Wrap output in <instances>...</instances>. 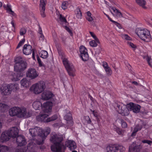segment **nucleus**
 Instances as JSON below:
<instances>
[{
  "mask_svg": "<svg viewBox=\"0 0 152 152\" xmlns=\"http://www.w3.org/2000/svg\"><path fill=\"white\" fill-rule=\"evenodd\" d=\"M63 140V136L52 132L50 135V141L54 143L51 146L52 151L54 152H64L66 148L62 145L61 141Z\"/></svg>",
  "mask_w": 152,
  "mask_h": 152,
  "instance_id": "obj_1",
  "label": "nucleus"
},
{
  "mask_svg": "<svg viewBox=\"0 0 152 152\" xmlns=\"http://www.w3.org/2000/svg\"><path fill=\"white\" fill-rule=\"evenodd\" d=\"M9 113L11 116L17 115L19 118H27L30 116V115L26 111V109L24 107H12L10 110Z\"/></svg>",
  "mask_w": 152,
  "mask_h": 152,
  "instance_id": "obj_2",
  "label": "nucleus"
},
{
  "mask_svg": "<svg viewBox=\"0 0 152 152\" xmlns=\"http://www.w3.org/2000/svg\"><path fill=\"white\" fill-rule=\"evenodd\" d=\"M19 130L18 129L15 127L11 128L9 130L3 132L1 135V139L3 142L8 141L12 137L15 138L18 134Z\"/></svg>",
  "mask_w": 152,
  "mask_h": 152,
  "instance_id": "obj_3",
  "label": "nucleus"
},
{
  "mask_svg": "<svg viewBox=\"0 0 152 152\" xmlns=\"http://www.w3.org/2000/svg\"><path fill=\"white\" fill-rule=\"evenodd\" d=\"M52 103L50 102H46L43 104V106L42 107V103L39 101H35L33 104L32 106L36 110H39L42 108L44 113L50 112L51 109Z\"/></svg>",
  "mask_w": 152,
  "mask_h": 152,
  "instance_id": "obj_4",
  "label": "nucleus"
},
{
  "mask_svg": "<svg viewBox=\"0 0 152 152\" xmlns=\"http://www.w3.org/2000/svg\"><path fill=\"white\" fill-rule=\"evenodd\" d=\"M136 33L142 40L147 42L150 41L151 39V35L149 31L147 30L137 28L136 29Z\"/></svg>",
  "mask_w": 152,
  "mask_h": 152,
  "instance_id": "obj_5",
  "label": "nucleus"
},
{
  "mask_svg": "<svg viewBox=\"0 0 152 152\" xmlns=\"http://www.w3.org/2000/svg\"><path fill=\"white\" fill-rule=\"evenodd\" d=\"M113 106L116 111L122 115H127L129 113V109L126 106L120 102H115Z\"/></svg>",
  "mask_w": 152,
  "mask_h": 152,
  "instance_id": "obj_6",
  "label": "nucleus"
},
{
  "mask_svg": "<svg viewBox=\"0 0 152 152\" xmlns=\"http://www.w3.org/2000/svg\"><path fill=\"white\" fill-rule=\"evenodd\" d=\"M45 88V83L43 81H40L39 83L33 85L30 89L33 91L36 94H39Z\"/></svg>",
  "mask_w": 152,
  "mask_h": 152,
  "instance_id": "obj_7",
  "label": "nucleus"
},
{
  "mask_svg": "<svg viewBox=\"0 0 152 152\" xmlns=\"http://www.w3.org/2000/svg\"><path fill=\"white\" fill-rule=\"evenodd\" d=\"M29 133L32 137L36 136L37 139L36 140V142L38 144V142L40 141L39 137L42 133V129L38 127H35L34 129H31L29 130Z\"/></svg>",
  "mask_w": 152,
  "mask_h": 152,
  "instance_id": "obj_8",
  "label": "nucleus"
},
{
  "mask_svg": "<svg viewBox=\"0 0 152 152\" xmlns=\"http://www.w3.org/2000/svg\"><path fill=\"white\" fill-rule=\"evenodd\" d=\"M50 129L49 127L46 128L43 131L42 130V133L41 136L39 137V139L40 141L38 142V144L40 145L43 144L44 143V141L45 140L46 137L50 133Z\"/></svg>",
  "mask_w": 152,
  "mask_h": 152,
  "instance_id": "obj_9",
  "label": "nucleus"
},
{
  "mask_svg": "<svg viewBox=\"0 0 152 152\" xmlns=\"http://www.w3.org/2000/svg\"><path fill=\"white\" fill-rule=\"evenodd\" d=\"M80 52L82 60L84 61H87L88 59V55L86 48L83 46H81L80 48Z\"/></svg>",
  "mask_w": 152,
  "mask_h": 152,
  "instance_id": "obj_10",
  "label": "nucleus"
},
{
  "mask_svg": "<svg viewBox=\"0 0 152 152\" xmlns=\"http://www.w3.org/2000/svg\"><path fill=\"white\" fill-rule=\"evenodd\" d=\"M75 69L72 64L67 61V72L70 77H74L75 75Z\"/></svg>",
  "mask_w": 152,
  "mask_h": 152,
  "instance_id": "obj_11",
  "label": "nucleus"
},
{
  "mask_svg": "<svg viewBox=\"0 0 152 152\" xmlns=\"http://www.w3.org/2000/svg\"><path fill=\"white\" fill-rule=\"evenodd\" d=\"M127 108L129 110H132L133 112L137 113L140 112L141 107L138 104L130 103L127 104Z\"/></svg>",
  "mask_w": 152,
  "mask_h": 152,
  "instance_id": "obj_12",
  "label": "nucleus"
},
{
  "mask_svg": "<svg viewBox=\"0 0 152 152\" xmlns=\"http://www.w3.org/2000/svg\"><path fill=\"white\" fill-rule=\"evenodd\" d=\"M27 64L26 62L19 64H15L14 66L15 71L17 72H20L24 70L26 68Z\"/></svg>",
  "mask_w": 152,
  "mask_h": 152,
  "instance_id": "obj_13",
  "label": "nucleus"
},
{
  "mask_svg": "<svg viewBox=\"0 0 152 152\" xmlns=\"http://www.w3.org/2000/svg\"><path fill=\"white\" fill-rule=\"evenodd\" d=\"M2 94L4 95H8L11 92V91L10 85L6 84L3 85L0 88Z\"/></svg>",
  "mask_w": 152,
  "mask_h": 152,
  "instance_id": "obj_14",
  "label": "nucleus"
},
{
  "mask_svg": "<svg viewBox=\"0 0 152 152\" xmlns=\"http://www.w3.org/2000/svg\"><path fill=\"white\" fill-rule=\"evenodd\" d=\"M36 70L33 68L29 69L26 72L27 77L31 79H35L38 76Z\"/></svg>",
  "mask_w": 152,
  "mask_h": 152,
  "instance_id": "obj_15",
  "label": "nucleus"
},
{
  "mask_svg": "<svg viewBox=\"0 0 152 152\" xmlns=\"http://www.w3.org/2000/svg\"><path fill=\"white\" fill-rule=\"evenodd\" d=\"M17 135L16 137V142L18 145L22 146L25 145L26 143V140L23 136L20 135L17 136Z\"/></svg>",
  "mask_w": 152,
  "mask_h": 152,
  "instance_id": "obj_16",
  "label": "nucleus"
},
{
  "mask_svg": "<svg viewBox=\"0 0 152 152\" xmlns=\"http://www.w3.org/2000/svg\"><path fill=\"white\" fill-rule=\"evenodd\" d=\"M53 96L52 93L49 91H46L43 92L41 95V99L44 100H48Z\"/></svg>",
  "mask_w": 152,
  "mask_h": 152,
  "instance_id": "obj_17",
  "label": "nucleus"
},
{
  "mask_svg": "<svg viewBox=\"0 0 152 152\" xmlns=\"http://www.w3.org/2000/svg\"><path fill=\"white\" fill-rule=\"evenodd\" d=\"M58 19L57 20L58 22L60 21V23L66 30V20L65 17L62 16L61 14L58 15Z\"/></svg>",
  "mask_w": 152,
  "mask_h": 152,
  "instance_id": "obj_18",
  "label": "nucleus"
},
{
  "mask_svg": "<svg viewBox=\"0 0 152 152\" xmlns=\"http://www.w3.org/2000/svg\"><path fill=\"white\" fill-rule=\"evenodd\" d=\"M32 47L29 45L26 44L23 46V52L24 54L28 55L32 52Z\"/></svg>",
  "mask_w": 152,
  "mask_h": 152,
  "instance_id": "obj_19",
  "label": "nucleus"
},
{
  "mask_svg": "<svg viewBox=\"0 0 152 152\" xmlns=\"http://www.w3.org/2000/svg\"><path fill=\"white\" fill-rule=\"evenodd\" d=\"M67 147L71 151L75 150L77 147L76 143L72 140H68L67 141Z\"/></svg>",
  "mask_w": 152,
  "mask_h": 152,
  "instance_id": "obj_20",
  "label": "nucleus"
},
{
  "mask_svg": "<svg viewBox=\"0 0 152 152\" xmlns=\"http://www.w3.org/2000/svg\"><path fill=\"white\" fill-rule=\"evenodd\" d=\"M140 150V145L133 143L129 147V151L131 152H139Z\"/></svg>",
  "mask_w": 152,
  "mask_h": 152,
  "instance_id": "obj_21",
  "label": "nucleus"
},
{
  "mask_svg": "<svg viewBox=\"0 0 152 152\" xmlns=\"http://www.w3.org/2000/svg\"><path fill=\"white\" fill-rule=\"evenodd\" d=\"M74 122L73 120L72 114L70 112L67 114V126L71 127L73 126Z\"/></svg>",
  "mask_w": 152,
  "mask_h": 152,
  "instance_id": "obj_22",
  "label": "nucleus"
},
{
  "mask_svg": "<svg viewBox=\"0 0 152 152\" xmlns=\"http://www.w3.org/2000/svg\"><path fill=\"white\" fill-rule=\"evenodd\" d=\"M103 66L107 75L108 76H110L112 74V71L108 66L107 63L106 62H104L103 64Z\"/></svg>",
  "mask_w": 152,
  "mask_h": 152,
  "instance_id": "obj_23",
  "label": "nucleus"
},
{
  "mask_svg": "<svg viewBox=\"0 0 152 152\" xmlns=\"http://www.w3.org/2000/svg\"><path fill=\"white\" fill-rule=\"evenodd\" d=\"M48 115L46 114H40L39 116L37 117V118L38 121L42 122H47V120L48 119L47 117Z\"/></svg>",
  "mask_w": 152,
  "mask_h": 152,
  "instance_id": "obj_24",
  "label": "nucleus"
},
{
  "mask_svg": "<svg viewBox=\"0 0 152 152\" xmlns=\"http://www.w3.org/2000/svg\"><path fill=\"white\" fill-rule=\"evenodd\" d=\"M107 152H117V145H111L106 147Z\"/></svg>",
  "mask_w": 152,
  "mask_h": 152,
  "instance_id": "obj_25",
  "label": "nucleus"
},
{
  "mask_svg": "<svg viewBox=\"0 0 152 152\" xmlns=\"http://www.w3.org/2000/svg\"><path fill=\"white\" fill-rule=\"evenodd\" d=\"M58 53L62 60L63 64L65 68L66 69V55L63 52L61 51H59Z\"/></svg>",
  "mask_w": 152,
  "mask_h": 152,
  "instance_id": "obj_26",
  "label": "nucleus"
},
{
  "mask_svg": "<svg viewBox=\"0 0 152 152\" xmlns=\"http://www.w3.org/2000/svg\"><path fill=\"white\" fill-rule=\"evenodd\" d=\"M136 3L143 9H146L147 7L145 6L146 2L145 0H135Z\"/></svg>",
  "mask_w": 152,
  "mask_h": 152,
  "instance_id": "obj_27",
  "label": "nucleus"
},
{
  "mask_svg": "<svg viewBox=\"0 0 152 152\" xmlns=\"http://www.w3.org/2000/svg\"><path fill=\"white\" fill-rule=\"evenodd\" d=\"M142 125H136L134 128L133 132L131 134V136L132 137L136 135L137 132L139 131L142 128Z\"/></svg>",
  "mask_w": 152,
  "mask_h": 152,
  "instance_id": "obj_28",
  "label": "nucleus"
},
{
  "mask_svg": "<svg viewBox=\"0 0 152 152\" xmlns=\"http://www.w3.org/2000/svg\"><path fill=\"white\" fill-rule=\"evenodd\" d=\"M20 83L21 86L25 87H27L31 84L30 81L26 78L22 79L20 81Z\"/></svg>",
  "mask_w": 152,
  "mask_h": 152,
  "instance_id": "obj_29",
  "label": "nucleus"
},
{
  "mask_svg": "<svg viewBox=\"0 0 152 152\" xmlns=\"http://www.w3.org/2000/svg\"><path fill=\"white\" fill-rule=\"evenodd\" d=\"M3 7L4 8H6V10L10 14L13 15H15V13L12 10L10 5L7 4V6L4 5Z\"/></svg>",
  "mask_w": 152,
  "mask_h": 152,
  "instance_id": "obj_30",
  "label": "nucleus"
},
{
  "mask_svg": "<svg viewBox=\"0 0 152 152\" xmlns=\"http://www.w3.org/2000/svg\"><path fill=\"white\" fill-rule=\"evenodd\" d=\"M8 108V106L7 105L4 103H0V111L1 112H4Z\"/></svg>",
  "mask_w": 152,
  "mask_h": 152,
  "instance_id": "obj_31",
  "label": "nucleus"
},
{
  "mask_svg": "<svg viewBox=\"0 0 152 152\" xmlns=\"http://www.w3.org/2000/svg\"><path fill=\"white\" fill-rule=\"evenodd\" d=\"M29 149V147L28 145L27 148L25 147H18L16 149V152H26L27 149Z\"/></svg>",
  "mask_w": 152,
  "mask_h": 152,
  "instance_id": "obj_32",
  "label": "nucleus"
},
{
  "mask_svg": "<svg viewBox=\"0 0 152 152\" xmlns=\"http://www.w3.org/2000/svg\"><path fill=\"white\" fill-rule=\"evenodd\" d=\"M39 54L41 57L43 58H46L48 57V54L47 52L44 50L41 51Z\"/></svg>",
  "mask_w": 152,
  "mask_h": 152,
  "instance_id": "obj_33",
  "label": "nucleus"
},
{
  "mask_svg": "<svg viewBox=\"0 0 152 152\" xmlns=\"http://www.w3.org/2000/svg\"><path fill=\"white\" fill-rule=\"evenodd\" d=\"M75 13L76 17L78 19H81L82 17V13L80 9L77 8L75 11Z\"/></svg>",
  "mask_w": 152,
  "mask_h": 152,
  "instance_id": "obj_34",
  "label": "nucleus"
},
{
  "mask_svg": "<svg viewBox=\"0 0 152 152\" xmlns=\"http://www.w3.org/2000/svg\"><path fill=\"white\" fill-rule=\"evenodd\" d=\"M111 9L113 10L114 12L115 13L117 16L120 17H122V15L121 13L118 10L116 9L115 7H110Z\"/></svg>",
  "mask_w": 152,
  "mask_h": 152,
  "instance_id": "obj_35",
  "label": "nucleus"
},
{
  "mask_svg": "<svg viewBox=\"0 0 152 152\" xmlns=\"http://www.w3.org/2000/svg\"><path fill=\"white\" fill-rule=\"evenodd\" d=\"M15 64H19L26 62L22 60V58L20 56L16 57L15 59Z\"/></svg>",
  "mask_w": 152,
  "mask_h": 152,
  "instance_id": "obj_36",
  "label": "nucleus"
},
{
  "mask_svg": "<svg viewBox=\"0 0 152 152\" xmlns=\"http://www.w3.org/2000/svg\"><path fill=\"white\" fill-rule=\"evenodd\" d=\"M117 152H124L125 151V148L122 145H117Z\"/></svg>",
  "mask_w": 152,
  "mask_h": 152,
  "instance_id": "obj_37",
  "label": "nucleus"
},
{
  "mask_svg": "<svg viewBox=\"0 0 152 152\" xmlns=\"http://www.w3.org/2000/svg\"><path fill=\"white\" fill-rule=\"evenodd\" d=\"M73 29L71 28H69L67 27V32H68L69 34L71 36V38H70L71 39L73 38Z\"/></svg>",
  "mask_w": 152,
  "mask_h": 152,
  "instance_id": "obj_38",
  "label": "nucleus"
},
{
  "mask_svg": "<svg viewBox=\"0 0 152 152\" xmlns=\"http://www.w3.org/2000/svg\"><path fill=\"white\" fill-rule=\"evenodd\" d=\"M46 4L44 0H40V4H39L40 9H45Z\"/></svg>",
  "mask_w": 152,
  "mask_h": 152,
  "instance_id": "obj_39",
  "label": "nucleus"
},
{
  "mask_svg": "<svg viewBox=\"0 0 152 152\" xmlns=\"http://www.w3.org/2000/svg\"><path fill=\"white\" fill-rule=\"evenodd\" d=\"M8 147L6 146L0 145V152H4L8 151Z\"/></svg>",
  "mask_w": 152,
  "mask_h": 152,
  "instance_id": "obj_40",
  "label": "nucleus"
},
{
  "mask_svg": "<svg viewBox=\"0 0 152 152\" xmlns=\"http://www.w3.org/2000/svg\"><path fill=\"white\" fill-rule=\"evenodd\" d=\"M57 118V115H55L51 117L50 118H48L47 120V122H50L56 120Z\"/></svg>",
  "mask_w": 152,
  "mask_h": 152,
  "instance_id": "obj_41",
  "label": "nucleus"
},
{
  "mask_svg": "<svg viewBox=\"0 0 152 152\" xmlns=\"http://www.w3.org/2000/svg\"><path fill=\"white\" fill-rule=\"evenodd\" d=\"M89 33L91 35V36L94 38V39L95 40L96 42L98 43H99V41L96 36L94 34V33L90 31Z\"/></svg>",
  "mask_w": 152,
  "mask_h": 152,
  "instance_id": "obj_42",
  "label": "nucleus"
},
{
  "mask_svg": "<svg viewBox=\"0 0 152 152\" xmlns=\"http://www.w3.org/2000/svg\"><path fill=\"white\" fill-rule=\"evenodd\" d=\"M90 45L93 47H96L97 46V44L96 42L94 40H92L89 42Z\"/></svg>",
  "mask_w": 152,
  "mask_h": 152,
  "instance_id": "obj_43",
  "label": "nucleus"
},
{
  "mask_svg": "<svg viewBox=\"0 0 152 152\" xmlns=\"http://www.w3.org/2000/svg\"><path fill=\"white\" fill-rule=\"evenodd\" d=\"M144 58H145L147 61L149 65L152 67V63H151L150 62V60H151V58L150 57L148 56H146L144 57Z\"/></svg>",
  "mask_w": 152,
  "mask_h": 152,
  "instance_id": "obj_44",
  "label": "nucleus"
},
{
  "mask_svg": "<svg viewBox=\"0 0 152 152\" xmlns=\"http://www.w3.org/2000/svg\"><path fill=\"white\" fill-rule=\"evenodd\" d=\"M61 8L64 10L66 9V1H63L61 5Z\"/></svg>",
  "mask_w": 152,
  "mask_h": 152,
  "instance_id": "obj_45",
  "label": "nucleus"
},
{
  "mask_svg": "<svg viewBox=\"0 0 152 152\" xmlns=\"http://www.w3.org/2000/svg\"><path fill=\"white\" fill-rule=\"evenodd\" d=\"M26 30L25 28H21L20 30V34L21 35H23L26 34Z\"/></svg>",
  "mask_w": 152,
  "mask_h": 152,
  "instance_id": "obj_46",
  "label": "nucleus"
},
{
  "mask_svg": "<svg viewBox=\"0 0 152 152\" xmlns=\"http://www.w3.org/2000/svg\"><path fill=\"white\" fill-rule=\"evenodd\" d=\"M122 37L123 39L127 40H130L131 39L130 37L127 34H123Z\"/></svg>",
  "mask_w": 152,
  "mask_h": 152,
  "instance_id": "obj_47",
  "label": "nucleus"
},
{
  "mask_svg": "<svg viewBox=\"0 0 152 152\" xmlns=\"http://www.w3.org/2000/svg\"><path fill=\"white\" fill-rule=\"evenodd\" d=\"M122 126L123 128H126L127 127V124L125 122L124 120H121Z\"/></svg>",
  "mask_w": 152,
  "mask_h": 152,
  "instance_id": "obj_48",
  "label": "nucleus"
},
{
  "mask_svg": "<svg viewBox=\"0 0 152 152\" xmlns=\"http://www.w3.org/2000/svg\"><path fill=\"white\" fill-rule=\"evenodd\" d=\"M142 142L144 143H147L148 145H151L152 143V141L147 140H144L142 141Z\"/></svg>",
  "mask_w": 152,
  "mask_h": 152,
  "instance_id": "obj_49",
  "label": "nucleus"
},
{
  "mask_svg": "<svg viewBox=\"0 0 152 152\" xmlns=\"http://www.w3.org/2000/svg\"><path fill=\"white\" fill-rule=\"evenodd\" d=\"M25 40L24 39H23L19 43L17 47V48H18L19 47H20L24 43V42H25Z\"/></svg>",
  "mask_w": 152,
  "mask_h": 152,
  "instance_id": "obj_50",
  "label": "nucleus"
},
{
  "mask_svg": "<svg viewBox=\"0 0 152 152\" xmlns=\"http://www.w3.org/2000/svg\"><path fill=\"white\" fill-rule=\"evenodd\" d=\"M116 132L120 135H123V132L121 129L119 128H117L116 129Z\"/></svg>",
  "mask_w": 152,
  "mask_h": 152,
  "instance_id": "obj_51",
  "label": "nucleus"
},
{
  "mask_svg": "<svg viewBox=\"0 0 152 152\" xmlns=\"http://www.w3.org/2000/svg\"><path fill=\"white\" fill-rule=\"evenodd\" d=\"M37 59L39 66H43V64L42 63V61H41L40 59L39 58V57H38L37 58Z\"/></svg>",
  "mask_w": 152,
  "mask_h": 152,
  "instance_id": "obj_52",
  "label": "nucleus"
},
{
  "mask_svg": "<svg viewBox=\"0 0 152 152\" xmlns=\"http://www.w3.org/2000/svg\"><path fill=\"white\" fill-rule=\"evenodd\" d=\"M40 12H41V15L44 18L45 16V9H40Z\"/></svg>",
  "mask_w": 152,
  "mask_h": 152,
  "instance_id": "obj_53",
  "label": "nucleus"
},
{
  "mask_svg": "<svg viewBox=\"0 0 152 152\" xmlns=\"http://www.w3.org/2000/svg\"><path fill=\"white\" fill-rule=\"evenodd\" d=\"M128 44L132 48H136V46L132 43L128 42H127Z\"/></svg>",
  "mask_w": 152,
  "mask_h": 152,
  "instance_id": "obj_54",
  "label": "nucleus"
},
{
  "mask_svg": "<svg viewBox=\"0 0 152 152\" xmlns=\"http://www.w3.org/2000/svg\"><path fill=\"white\" fill-rule=\"evenodd\" d=\"M114 23L119 29H121L122 28L121 25L117 22L115 21V23Z\"/></svg>",
  "mask_w": 152,
  "mask_h": 152,
  "instance_id": "obj_55",
  "label": "nucleus"
},
{
  "mask_svg": "<svg viewBox=\"0 0 152 152\" xmlns=\"http://www.w3.org/2000/svg\"><path fill=\"white\" fill-rule=\"evenodd\" d=\"M86 19L89 22L92 21L93 20V18L91 16H87L86 17Z\"/></svg>",
  "mask_w": 152,
  "mask_h": 152,
  "instance_id": "obj_56",
  "label": "nucleus"
},
{
  "mask_svg": "<svg viewBox=\"0 0 152 152\" xmlns=\"http://www.w3.org/2000/svg\"><path fill=\"white\" fill-rule=\"evenodd\" d=\"M91 112H92V114L93 115L96 117L98 116V115L97 113L96 112H95L94 110H91Z\"/></svg>",
  "mask_w": 152,
  "mask_h": 152,
  "instance_id": "obj_57",
  "label": "nucleus"
},
{
  "mask_svg": "<svg viewBox=\"0 0 152 152\" xmlns=\"http://www.w3.org/2000/svg\"><path fill=\"white\" fill-rule=\"evenodd\" d=\"M39 39L41 40H43L44 39V37L43 35L42 34H39Z\"/></svg>",
  "mask_w": 152,
  "mask_h": 152,
  "instance_id": "obj_58",
  "label": "nucleus"
},
{
  "mask_svg": "<svg viewBox=\"0 0 152 152\" xmlns=\"http://www.w3.org/2000/svg\"><path fill=\"white\" fill-rule=\"evenodd\" d=\"M38 33H39V34H42V29H41V28L40 27L39 28Z\"/></svg>",
  "mask_w": 152,
  "mask_h": 152,
  "instance_id": "obj_59",
  "label": "nucleus"
},
{
  "mask_svg": "<svg viewBox=\"0 0 152 152\" xmlns=\"http://www.w3.org/2000/svg\"><path fill=\"white\" fill-rule=\"evenodd\" d=\"M132 83L135 85L136 86H138V83L136 81H132L131 82Z\"/></svg>",
  "mask_w": 152,
  "mask_h": 152,
  "instance_id": "obj_60",
  "label": "nucleus"
},
{
  "mask_svg": "<svg viewBox=\"0 0 152 152\" xmlns=\"http://www.w3.org/2000/svg\"><path fill=\"white\" fill-rule=\"evenodd\" d=\"M62 39L63 41L64 42H65L66 38L65 36H62Z\"/></svg>",
  "mask_w": 152,
  "mask_h": 152,
  "instance_id": "obj_61",
  "label": "nucleus"
},
{
  "mask_svg": "<svg viewBox=\"0 0 152 152\" xmlns=\"http://www.w3.org/2000/svg\"><path fill=\"white\" fill-rule=\"evenodd\" d=\"M87 16H90L91 15V13L89 11H88L87 12Z\"/></svg>",
  "mask_w": 152,
  "mask_h": 152,
  "instance_id": "obj_62",
  "label": "nucleus"
},
{
  "mask_svg": "<svg viewBox=\"0 0 152 152\" xmlns=\"http://www.w3.org/2000/svg\"><path fill=\"white\" fill-rule=\"evenodd\" d=\"M86 119H88V121H87L88 123H89V124L91 122V120L89 118V117H88Z\"/></svg>",
  "mask_w": 152,
  "mask_h": 152,
  "instance_id": "obj_63",
  "label": "nucleus"
},
{
  "mask_svg": "<svg viewBox=\"0 0 152 152\" xmlns=\"http://www.w3.org/2000/svg\"><path fill=\"white\" fill-rule=\"evenodd\" d=\"M108 19L110 21H111L113 23H115V21L112 20L111 19L110 17H108Z\"/></svg>",
  "mask_w": 152,
  "mask_h": 152,
  "instance_id": "obj_64",
  "label": "nucleus"
}]
</instances>
